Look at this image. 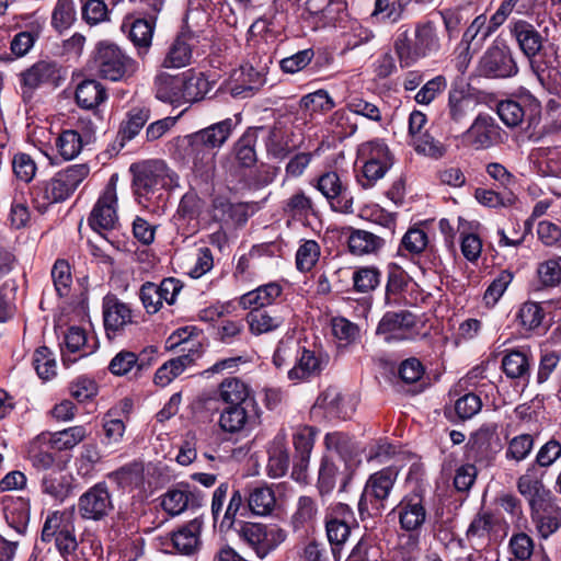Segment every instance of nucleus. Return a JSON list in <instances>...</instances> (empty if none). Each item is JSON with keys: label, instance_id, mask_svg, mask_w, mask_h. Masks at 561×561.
Instances as JSON below:
<instances>
[{"label": "nucleus", "instance_id": "nucleus-1", "mask_svg": "<svg viewBox=\"0 0 561 561\" xmlns=\"http://www.w3.org/2000/svg\"><path fill=\"white\" fill-rule=\"evenodd\" d=\"M135 192L146 201L159 199L164 190L178 186L179 176L164 161L150 160L134 167Z\"/></svg>", "mask_w": 561, "mask_h": 561}, {"label": "nucleus", "instance_id": "nucleus-2", "mask_svg": "<svg viewBox=\"0 0 561 561\" xmlns=\"http://www.w3.org/2000/svg\"><path fill=\"white\" fill-rule=\"evenodd\" d=\"M91 65L100 77L111 81L125 80L137 71V62L117 45L106 41L96 44Z\"/></svg>", "mask_w": 561, "mask_h": 561}, {"label": "nucleus", "instance_id": "nucleus-3", "mask_svg": "<svg viewBox=\"0 0 561 561\" xmlns=\"http://www.w3.org/2000/svg\"><path fill=\"white\" fill-rule=\"evenodd\" d=\"M87 164H73L57 172L50 180L39 183L34 188L35 201L44 205L67 199L89 175Z\"/></svg>", "mask_w": 561, "mask_h": 561}, {"label": "nucleus", "instance_id": "nucleus-4", "mask_svg": "<svg viewBox=\"0 0 561 561\" xmlns=\"http://www.w3.org/2000/svg\"><path fill=\"white\" fill-rule=\"evenodd\" d=\"M236 534L260 559L276 550L287 538V531L276 524L251 522H240Z\"/></svg>", "mask_w": 561, "mask_h": 561}, {"label": "nucleus", "instance_id": "nucleus-5", "mask_svg": "<svg viewBox=\"0 0 561 561\" xmlns=\"http://www.w3.org/2000/svg\"><path fill=\"white\" fill-rule=\"evenodd\" d=\"M78 514L83 520H104L114 510L113 494L105 481L87 489L78 499Z\"/></svg>", "mask_w": 561, "mask_h": 561}, {"label": "nucleus", "instance_id": "nucleus-6", "mask_svg": "<svg viewBox=\"0 0 561 561\" xmlns=\"http://www.w3.org/2000/svg\"><path fill=\"white\" fill-rule=\"evenodd\" d=\"M397 478L398 470L393 467H387L373 473L367 480L358 502L360 514L369 511L368 504L376 510L382 508V503L389 497Z\"/></svg>", "mask_w": 561, "mask_h": 561}, {"label": "nucleus", "instance_id": "nucleus-7", "mask_svg": "<svg viewBox=\"0 0 561 561\" xmlns=\"http://www.w3.org/2000/svg\"><path fill=\"white\" fill-rule=\"evenodd\" d=\"M88 221L90 227L102 236L104 232L116 228L118 216L115 176L111 178L103 193L98 198Z\"/></svg>", "mask_w": 561, "mask_h": 561}, {"label": "nucleus", "instance_id": "nucleus-8", "mask_svg": "<svg viewBox=\"0 0 561 561\" xmlns=\"http://www.w3.org/2000/svg\"><path fill=\"white\" fill-rule=\"evenodd\" d=\"M94 140V124L91 121L79 119L72 128L65 129L59 134L56 139V148L64 160H72Z\"/></svg>", "mask_w": 561, "mask_h": 561}, {"label": "nucleus", "instance_id": "nucleus-9", "mask_svg": "<svg viewBox=\"0 0 561 561\" xmlns=\"http://www.w3.org/2000/svg\"><path fill=\"white\" fill-rule=\"evenodd\" d=\"M393 512L397 514L400 527L405 531H417L426 520L424 489L420 485L405 494Z\"/></svg>", "mask_w": 561, "mask_h": 561}, {"label": "nucleus", "instance_id": "nucleus-10", "mask_svg": "<svg viewBox=\"0 0 561 561\" xmlns=\"http://www.w3.org/2000/svg\"><path fill=\"white\" fill-rule=\"evenodd\" d=\"M478 71L489 78H510L518 72V67L507 46L494 45L480 58Z\"/></svg>", "mask_w": 561, "mask_h": 561}, {"label": "nucleus", "instance_id": "nucleus-11", "mask_svg": "<svg viewBox=\"0 0 561 561\" xmlns=\"http://www.w3.org/2000/svg\"><path fill=\"white\" fill-rule=\"evenodd\" d=\"M266 73L267 62L259 68H254L251 64H244L232 71L229 92L234 98H250L266 83Z\"/></svg>", "mask_w": 561, "mask_h": 561}, {"label": "nucleus", "instance_id": "nucleus-12", "mask_svg": "<svg viewBox=\"0 0 561 561\" xmlns=\"http://www.w3.org/2000/svg\"><path fill=\"white\" fill-rule=\"evenodd\" d=\"M500 126L488 114H479L471 126L462 134V142L476 150L495 145L500 139Z\"/></svg>", "mask_w": 561, "mask_h": 561}, {"label": "nucleus", "instance_id": "nucleus-13", "mask_svg": "<svg viewBox=\"0 0 561 561\" xmlns=\"http://www.w3.org/2000/svg\"><path fill=\"white\" fill-rule=\"evenodd\" d=\"M353 519V512L348 505L339 503L327 517L325 530L332 546V553L336 561L341 559L340 546H342L351 534L350 523Z\"/></svg>", "mask_w": 561, "mask_h": 561}, {"label": "nucleus", "instance_id": "nucleus-14", "mask_svg": "<svg viewBox=\"0 0 561 561\" xmlns=\"http://www.w3.org/2000/svg\"><path fill=\"white\" fill-rule=\"evenodd\" d=\"M329 363V356L320 351L308 350L300 345L295 363L288 369V379L294 382L309 380L319 376Z\"/></svg>", "mask_w": 561, "mask_h": 561}, {"label": "nucleus", "instance_id": "nucleus-15", "mask_svg": "<svg viewBox=\"0 0 561 561\" xmlns=\"http://www.w3.org/2000/svg\"><path fill=\"white\" fill-rule=\"evenodd\" d=\"M317 188L329 201L333 210L344 214L353 213V197L347 193L337 173L322 174L318 180Z\"/></svg>", "mask_w": 561, "mask_h": 561}, {"label": "nucleus", "instance_id": "nucleus-16", "mask_svg": "<svg viewBox=\"0 0 561 561\" xmlns=\"http://www.w3.org/2000/svg\"><path fill=\"white\" fill-rule=\"evenodd\" d=\"M415 317L409 311L387 312L377 327L376 333L386 342L403 341L411 336Z\"/></svg>", "mask_w": 561, "mask_h": 561}, {"label": "nucleus", "instance_id": "nucleus-17", "mask_svg": "<svg viewBox=\"0 0 561 561\" xmlns=\"http://www.w3.org/2000/svg\"><path fill=\"white\" fill-rule=\"evenodd\" d=\"M233 128L231 118H226L206 128L186 136L188 147H202L214 151L220 148L230 137Z\"/></svg>", "mask_w": 561, "mask_h": 561}, {"label": "nucleus", "instance_id": "nucleus-18", "mask_svg": "<svg viewBox=\"0 0 561 561\" xmlns=\"http://www.w3.org/2000/svg\"><path fill=\"white\" fill-rule=\"evenodd\" d=\"M257 419L256 403L227 405L220 413L218 424L221 431L234 434L244 430L247 425L255 423Z\"/></svg>", "mask_w": 561, "mask_h": 561}, {"label": "nucleus", "instance_id": "nucleus-19", "mask_svg": "<svg viewBox=\"0 0 561 561\" xmlns=\"http://www.w3.org/2000/svg\"><path fill=\"white\" fill-rule=\"evenodd\" d=\"M22 83L28 90H34L42 84L58 85L64 79L62 68L53 60H39L22 75Z\"/></svg>", "mask_w": 561, "mask_h": 561}, {"label": "nucleus", "instance_id": "nucleus-20", "mask_svg": "<svg viewBox=\"0 0 561 561\" xmlns=\"http://www.w3.org/2000/svg\"><path fill=\"white\" fill-rule=\"evenodd\" d=\"M254 130L257 138H264L267 154L275 159H285L293 151L290 146V135L282 124H274L273 126H256Z\"/></svg>", "mask_w": 561, "mask_h": 561}, {"label": "nucleus", "instance_id": "nucleus-21", "mask_svg": "<svg viewBox=\"0 0 561 561\" xmlns=\"http://www.w3.org/2000/svg\"><path fill=\"white\" fill-rule=\"evenodd\" d=\"M203 495L198 491H192L188 486L170 489L161 497L162 508L171 516H176L187 508L201 507Z\"/></svg>", "mask_w": 561, "mask_h": 561}, {"label": "nucleus", "instance_id": "nucleus-22", "mask_svg": "<svg viewBox=\"0 0 561 561\" xmlns=\"http://www.w3.org/2000/svg\"><path fill=\"white\" fill-rule=\"evenodd\" d=\"M511 33L527 59L536 57L543 46V38L536 27L527 21L519 20L513 23Z\"/></svg>", "mask_w": 561, "mask_h": 561}, {"label": "nucleus", "instance_id": "nucleus-23", "mask_svg": "<svg viewBox=\"0 0 561 561\" xmlns=\"http://www.w3.org/2000/svg\"><path fill=\"white\" fill-rule=\"evenodd\" d=\"M216 398L226 407L256 403L249 386L236 377L226 378L219 383Z\"/></svg>", "mask_w": 561, "mask_h": 561}, {"label": "nucleus", "instance_id": "nucleus-24", "mask_svg": "<svg viewBox=\"0 0 561 561\" xmlns=\"http://www.w3.org/2000/svg\"><path fill=\"white\" fill-rule=\"evenodd\" d=\"M104 327L107 332H117L131 322L130 308L114 296L103 300Z\"/></svg>", "mask_w": 561, "mask_h": 561}, {"label": "nucleus", "instance_id": "nucleus-25", "mask_svg": "<svg viewBox=\"0 0 561 561\" xmlns=\"http://www.w3.org/2000/svg\"><path fill=\"white\" fill-rule=\"evenodd\" d=\"M187 150L194 176L203 183L213 181L216 174V152L202 147H188Z\"/></svg>", "mask_w": 561, "mask_h": 561}, {"label": "nucleus", "instance_id": "nucleus-26", "mask_svg": "<svg viewBox=\"0 0 561 561\" xmlns=\"http://www.w3.org/2000/svg\"><path fill=\"white\" fill-rule=\"evenodd\" d=\"M182 87V76L160 73L154 79L156 98L164 103L181 105L183 104Z\"/></svg>", "mask_w": 561, "mask_h": 561}, {"label": "nucleus", "instance_id": "nucleus-27", "mask_svg": "<svg viewBox=\"0 0 561 561\" xmlns=\"http://www.w3.org/2000/svg\"><path fill=\"white\" fill-rule=\"evenodd\" d=\"M318 514L319 507L316 499L308 495L299 496L290 516V526L294 531L306 530L313 526Z\"/></svg>", "mask_w": 561, "mask_h": 561}, {"label": "nucleus", "instance_id": "nucleus-28", "mask_svg": "<svg viewBox=\"0 0 561 561\" xmlns=\"http://www.w3.org/2000/svg\"><path fill=\"white\" fill-rule=\"evenodd\" d=\"M533 468H528L527 472L517 480L518 492L528 501L531 510L543 506L550 492L545 489L542 482L530 474Z\"/></svg>", "mask_w": 561, "mask_h": 561}, {"label": "nucleus", "instance_id": "nucleus-29", "mask_svg": "<svg viewBox=\"0 0 561 561\" xmlns=\"http://www.w3.org/2000/svg\"><path fill=\"white\" fill-rule=\"evenodd\" d=\"M202 523L197 519L179 528L171 536L173 548L182 554H193L199 545Z\"/></svg>", "mask_w": 561, "mask_h": 561}, {"label": "nucleus", "instance_id": "nucleus-30", "mask_svg": "<svg viewBox=\"0 0 561 561\" xmlns=\"http://www.w3.org/2000/svg\"><path fill=\"white\" fill-rule=\"evenodd\" d=\"M88 436L83 425H76L55 433H43V438L48 439L50 449L58 451L70 450L79 445Z\"/></svg>", "mask_w": 561, "mask_h": 561}, {"label": "nucleus", "instance_id": "nucleus-31", "mask_svg": "<svg viewBox=\"0 0 561 561\" xmlns=\"http://www.w3.org/2000/svg\"><path fill=\"white\" fill-rule=\"evenodd\" d=\"M282 290V286L278 283H268L242 295L239 304L244 309H263V307L273 304L280 296Z\"/></svg>", "mask_w": 561, "mask_h": 561}, {"label": "nucleus", "instance_id": "nucleus-32", "mask_svg": "<svg viewBox=\"0 0 561 561\" xmlns=\"http://www.w3.org/2000/svg\"><path fill=\"white\" fill-rule=\"evenodd\" d=\"M284 321V317L279 313L260 308L251 310L247 316L250 331L255 335L275 331L283 325Z\"/></svg>", "mask_w": 561, "mask_h": 561}, {"label": "nucleus", "instance_id": "nucleus-33", "mask_svg": "<svg viewBox=\"0 0 561 561\" xmlns=\"http://www.w3.org/2000/svg\"><path fill=\"white\" fill-rule=\"evenodd\" d=\"M107 98L103 84L93 79L83 80L76 89V101L82 108L92 110L98 107Z\"/></svg>", "mask_w": 561, "mask_h": 561}, {"label": "nucleus", "instance_id": "nucleus-34", "mask_svg": "<svg viewBox=\"0 0 561 561\" xmlns=\"http://www.w3.org/2000/svg\"><path fill=\"white\" fill-rule=\"evenodd\" d=\"M347 244L351 253L355 255H365L379 251L383 247L385 241L373 232L362 229H353L348 237Z\"/></svg>", "mask_w": 561, "mask_h": 561}, {"label": "nucleus", "instance_id": "nucleus-35", "mask_svg": "<svg viewBox=\"0 0 561 561\" xmlns=\"http://www.w3.org/2000/svg\"><path fill=\"white\" fill-rule=\"evenodd\" d=\"M78 20L75 0H57L50 15V26L59 34L65 33Z\"/></svg>", "mask_w": 561, "mask_h": 561}, {"label": "nucleus", "instance_id": "nucleus-36", "mask_svg": "<svg viewBox=\"0 0 561 561\" xmlns=\"http://www.w3.org/2000/svg\"><path fill=\"white\" fill-rule=\"evenodd\" d=\"M193 57L192 45L187 35H179L170 45L162 66L164 68H182L190 65Z\"/></svg>", "mask_w": 561, "mask_h": 561}, {"label": "nucleus", "instance_id": "nucleus-37", "mask_svg": "<svg viewBox=\"0 0 561 561\" xmlns=\"http://www.w3.org/2000/svg\"><path fill=\"white\" fill-rule=\"evenodd\" d=\"M183 78V103L197 102L210 91V82L203 73H195L192 71L181 75Z\"/></svg>", "mask_w": 561, "mask_h": 561}, {"label": "nucleus", "instance_id": "nucleus-38", "mask_svg": "<svg viewBox=\"0 0 561 561\" xmlns=\"http://www.w3.org/2000/svg\"><path fill=\"white\" fill-rule=\"evenodd\" d=\"M510 549L515 559L519 561H549L543 551H535L533 539L525 533L511 537Z\"/></svg>", "mask_w": 561, "mask_h": 561}, {"label": "nucleus", "instance_id": "nucleus-39", "mask_svg": "<svg viewBox=\"0 0 561 561\" xmlns=\"http://www.w3.org/2000/svg\"><path fill=\"white\" fill-rule=\"evenodd\" d=\"M283 211L293 219L302 220L314 214V204L310 196L298 190L284 201Z\"/></svg>", "mask_w": 561, "mask_h": 561}, {"label": "nucleus", "instance_id": "nucleus-40", "mask_svg": "<svg viewBox=\"0 0 561 561\" xmlns=\"http://www.w3.org/2000/svg\"><path fill=\"white\" fill-rule=\"evenodd\" d=\"M72 516L67 511H55L46 517L42 529V540L49 542L66 530H73Z\"/></svg>", "mask_w": 561, "mask_h": 561}, {"label": "nucleus", "instance_id": "nucleus-41", "mask_svg": "<svg viewBox=\"0 0 561 561\" xmlns=\"http://www.w3.org/2000/svg\"><path fill=\"white\" fill-rule=\"evenodd\" d=\"M69 476L62 470H51L43 476L42 491L55 500L62 501L70 493Z\"/></svg>", "mask_w": 561, "mask_h": 561}, {"label": "nucleus", "instance_id": "nucleus-42", "mask_svg": "<svg viewBox=\"0 0 561 561\" xmlns=\"http://www.w3.org/2000/svg\"><path fill=\"white\" fill-rule=\"evenodd\" d=\"M49 448L48 439L43 438V433L30 443L27 447V458L34 468L48 470L54 466L56 458L54 454L49 451Z\"/></svg>", "mask_w": 561, "mask_h": 561}, {"label": "nucleus", "instance_id": "nucleus-43", "mask_svg": "<svg viewBox=\"0 0 561 561\" xmlns=\"http://www.w3.org/2000/svg\"><path fill=\"white\" fill-rule=\"evenodd\" d=\"M414 42L422 58L436 54L440 49L439 37L433 22L416 25Z\"/></svg>", "mask_w": 561, "mask_h": 561}, {"label": "nucleus", "instance_id": "nucleus-44", "mask_svg": "<svg viewBox=\"0 0 561 561\" xmlns=\"http://www.w3.org/2000/svg\"><path fill=\"white\" fill-rule=\"evenodd\" d=\"M357 161H366L382 165H392L389 148L381 140H370L362 144L357 149Z\"/></svg>", "mask_w": 561, "mask_h": 561}, {"label": "nucleus", "instance_id": "nucleus-45", "mask_svg": "<svg viewBox=\"0 0 561 561\" xmlns=\"http://www.w3.org/2000/svg\"><path fill=\"white\" fill-rule=\"evenodd\" d=\"M526 113V96L519 100H504L497 104V114L507 127L518 126L525 119Z\"/></svg>", "mask_w": 561, "mask_h": 561}, {"label": "nucleus", "instance_id": "nucleus-46", "mask_svg": "<svg viewBox=\"0 0 561 561\" xmlns=\"http://www.w3.org/2000/svg\"><path fill=\"white\" fill-rule=\"evenodd\" d=\"M150 118V110L145 106H136L128 111L126 119L119 127L122 140H131L139 134Z\"/></svg>", "mask_w": 561, "mask_h": 561}, {"label": "nucleus", "instance_id": "nucleus-47", "mask_svg": "<svg viewBox=\"0 0 561 561\" xmlns=\"http://www.w3.org/2000/svg\"><path fill=\"white\" fill-rule=\"evenodd\" d=\"M249 510L259 516L268 515L275 507L274 491L268 486L253 489L247 499Z\"/></svg>", "mask_w": 561, "mask_h": 561}, {"label": "nucleus", "instance_id": "nucleus-48", "mask_svg": "<svg viewBox=\"0 0 561 561\" xmlns=\"http://www.w3.org/2000/svg\"><path fill=\"white\" fill-rule=\"evenodd\" d=\"M502 369L512 379H527L530 375L528 357L522 351L507 353L502 359Z\"/></svg>", "mask_w": 561, "mask_h": 561}, {"label": "nucleus", "instance_id": "nucleus-49", "mask_svg": "<svg viewBox=\"0 0 561 561\" xmlns=\"http://www.w3.org/2000/svg\"><path fill=\"white\" fill-rule=\"evenodd\" d=\"M340 476L341 472L334 460L329 456H324L321 459L317 481V489L321 496H324L334 490Z\"/></svg>", "mask_w": 561, "mask_h": 561}, {"label": "nucleus", "instance_id": "nucleus-50", "mask_svg": "<svg viewBox=\"0 0 561 561\" xmlns=\"http://www.w3.org/2000/svg\"><path fill=\"white\" fill-rule=\"evenodd\" d=\"M102 456L95 445H84L76 460L77 473L83 479H91L96 473V466L101 462Z\"/></svg>", "mask_w": 561, "mask_h": 561}, {"label": "nucleus", "instance_id": "nucleus-51", "mask_svg": "<svg viewBox=\"0 0 561 561\" xmlns=\"http://www.w3.org/2000/svg\"><path fill=\"white\" fill-rule=\"evenodd\" d=\"M257 135L254 127L249 128L234 146L236 158L243 167H251L256 162V152L254 149Z\"/></svg>", "mask_w": 561, "mask_h": 561}, {"label": "nucleus", "instance_id": "nucleus-52", "mask_svg": "<svg viewBox=\"0 0 561 561\" xmlns=\"http://www.w3.org/2000/svg\"><path fill=\"white\" fill-rule=\"evenodd\" d=\"M81 19L90 26L110 21V11L103 0H80Z\"/></svg>", "mask_w": 561, "mask_h": 561}, {"label": "nucleus", "instance_id": "nucleus-53", "mask_svg": "<svg viewBox=\"0 0 561 561\" xmlns=\"http://www.w3.org/2000/svg\"><path fill=\"white\" fill-rule=\"evenodd\" d=\"M394 50L401 67H410L422 58L415 42H411L409 31H402L394 41Z\"/></svg>", "mask_w": 561, "mask_h": 561}, {"label": "nucleus", "instance_id": "nucleus-54", "mask_svg": "<svg viewBox=\"0 0 561 561\" xmlns=\"http://www.w3.org/2000/svg\"><path fill=\"white\" fill-rule=\"evenodd\" d=\"M268 454L267 474L274 479L285 476L289 467V455L283 443L275 442Z\"/></svg>", "mask_w": 561, "mask_h": 561}, {"label": "nucleus", "instance_id": "nucleus-55", "mask_svg": "<svg viewBox=\"0 0 561 561\" xmlns=\"http://www.w3.org/2000/svg\"><path fill=\"white\" fill-rule=\"evenodd\" d=\"M381 273L375 266L360 267L353 273V286L357 293L367 294L380 284Z\"/></svg>", "mask_w": 561, "mask_h": 561}, {"label": "nucleus", "instance_id": "nucleus-56", "mask_svg": "<svg viewBox=\"0 0 561 561\" xmlns=\"http://www.w3.org/2000/svg\"><path fill=\"white\" fill-rule=\"evenodd\" d=\"M33 366L43 380H49L56 375V359L53 352L46 346H41L34 352Z\"/></svg>", "mask_w": 561, "mask_h": 561}, {"label": "nucleus", "instance_id": "nucleus-57", "mask_svg": "<svg viewBox=\"0 0 561 561\" xmlns=\"http://www.w3.org/2000/svg\"><path fill=\"white\" fill-rule=\"evenodd\" d=\"M204 208L203 199L193 190L185 193L178 206L176 216L183 220H195L199 217Z\"/></svg>", "mask_w": 561, "mask_h": 561}, {"label": "nucleus", "instance_id": "nucleus-58", "mask_svg": "<svg viewBox=\"0 0 561 561\" xmlns=\"http://www.w3.org/2000/svg\"><path fill=\"white\" fill-rule=\"evenodd\" d=\"M448 106L450 118L456 123H461L472 112V100L462 91L454 90L449 92Z\"/></svg>", "mask_w": 561, "mask_h": 561}, {"label": "nucleus", "instance_id": "nucleus-59", "mask_svg": "<svg viewBox=\"0 0 561 561\" xmlns=\"http://www.w3.org/2000/svg\"><path fill=\"white\" fill-rule=\"evenodd\" d=\"M403 12L399 0H375V8L371 18L385 23L398 22Z\"/></svg>", "mask_w": 561, "mask_h": 561}, {"label": "nucleus", "instance_id": "nucleus-60", "mask_svg": "<svg viewBox=\"0 0 561 561\" xmlns=\"http://www.w3.org/2000/svg\"><path fill=\"white\" fill-rule=\"evenodd\" d=\"M331 330L334 337L344 345L352 344L359 337L358 325L344 317L332 318Z\"/></svg>", "mask_w": 561, "mask_h": 561}, {"label": "nucleus", "instance_id": "nucleus-61", "mask_svg": "<svg viewBox=\"0 0 561 561\" xmlns=\"http://www.w3.org/2000/svg\"><path fill=\"white\" fill-rule=\"evenodd\" d=\"M412 146L417 153H422L434 159L442 158L446 152V147L427 131L422 135L414 136V139H412Z\"/></svg>", "mask_w": 561, "mask_h": 561}, {"label": "nucleus", "instance_id": "nucleus-62", "mask_svg": "<svg viewBox=\"0 0 561 561\" xmlns=\"http://www.w3.org/2000/svg\"><path fill=\"white\" fill-rule=\"evenodd\" d=\"M335 106L327 90L320 89L300 99V107L309 112H328Z\"/></svg>", "mask_w": 561, "mask_h": 561}, {"label": "nucleus", "instance_id": "nucleus-63", "mask_svg": "<svg viewBox=\"0 0 561 561\" xmlns=\"http://www.w3.org/2000/svg\"><path fill=\"white\" fill-rule=\"evenodd\" d=\"M320 247L314 240L305 241L296 253V265L301 272H309L318 262Z\"/></svg>", "mask_w": 561, "mask_h": 561}, {"label": "nucleus", "instance_id": "nucleus-64", "mask_svg": "<svg viewBox=\"0 0 561 561\" xmlns=\"http://www.w3.org/2000/svg\"><path fill=\"white\" fill-rule=\"evenodd\" d=\"M538 279L545 287H554L561 283V256L547 260L538 265Z\"/></svg>", "mask_w": 561, "mask_h": 561}]
</instances>
